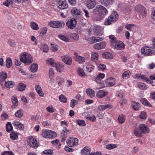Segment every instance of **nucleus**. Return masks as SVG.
<instances>
[{
  "mask_svg": "<svg viewBox=\"0 0 155 155\" xmlns=\"http://www.w3.org/2000/svg\"><path fill=\"white\" fill-rule=\"evenodd\" d=\"M131 74L129 71H126L122 74V77L124 79H127L130 78Z\"/></svg>",
  "mask_w": 155,
  "mask_h": 155,
  "instance_id": "37",
  "label": "nucleus"
},
{
  "mask_svg": "<svg viewBox=\"0 0 155 155\" xmlns=\"http://www.w3.org/2000/svg\"><path fill=\"white\" fill-rule=\"evenodd\" d=\"M38 68L37 64H33L31 66V70L32 72H35L37 71Z\"/></svg>",
  "mask_w": 155,
  "mask_h": 155,
  "instance_id": "44",
  "label": "nucleus"
},
{
  "mask_svg": "<svg viewBox=\"0 0 155 155\" xmlns=\"http://www.w3.org/2000/svg\"><path fill=\"white\" fill-rule=\"evenodd\" d=\"M12 124L17 129L19 128L21 130H23L24 129L23 124L18 121H14L13 122Z\"/></svg>",
  "mask_w": 155,
  "mask_h": 155,
  "instance_id": "17",
  "label": "nucleus"
},
{
  "mask_svg": "<svg viewBox=\"0 0 155 155\" xmlns=\"http://www.w3.org/2000/svg\"><path fill=\"white\" fill-rule=\"evenodd\" d=\"M78 140L77 138L70 137L68 138L66 141L68 146L70 147H72L74 145H76L78 143Z\"/></svg>",
  "mask_w": 155,
  "mask_h": 155,
  "instance_id": "8",
  "label": "nucleus"
},
{
  "mask_svg": "<svg viewBox=\"0 0 155 155\" xmlns=\"http://www.w3.org/2000/svg\"><path fill=\"white\" fill-rule=\"evenodd\" d=\"M134 135L137 137H142V133L141 131H140L138 129H135L134 132Z\"/></svg>",
  "mask_w": 155,
  "mask_h": 155,
  "instance_id": "32",
  "label": "nucleus"
},
{
  "mask_svg": "<svg viewBox=\"0 0 155 155\" xmlns=\"http://www.w3.org/2000/svg\"><path fill=\"white\" fill-rule=\"evenodd\" d=\"M132 105L133 108L135 110H138L140 107V105L138 102L132 101Z\"/></svg>",
  "mask_w": 155,
  "mask_h": 155,
  "instance_id": "35",
  "label": "nucleus"
},
{
  "mask_svg": "<svg viewBox=\"0 0 155 155\" xmlns=\"http://www.w3.org/2000/svg\"><path fill=\"white\" fill-rule=\"evenodd\" d=\"M94 79L95 81L98 84H102L101 80L99 78H97V76L96 77H94Z\"/></svg>",
  "mask_w": 155,
  "mask_h": 155,
  "instance_id": "63",
  "label": "nucleus"
},
{
  "mask_svg": "<svg viewBox=\"0 0 155 155\" xmlns=\"http://www.w3.org/2000/svg\"><path fill=\"white\" fill-rule=\"evenodd\" d=\"M117 145L114 144H109L106 145V148L108 150L112 149L114 148L117 147Z\"/></svg>",
  "mask_w": 155,
  "mask_h": 155,
  "instance_id": "48",
  "label": "nucleus"
},
{
  "mask_svg": "<svg viewBox=\"0 0 155 155\" xmlns=\"http://www.w3.org/2000/svg\"><path fill=\"white\" fill-rule=\"evenodd\" d=\"M29 146L35 149L37 148L39 145V142H38L36 139L32 137L30 138L28 142Z\"/></svg>",
  "mask_w": 155,
  "mask_h": 155,
  "instance_id": "6",
  "label": "nucleus"
},
{
  "mask_svg": "<svg viewBox=\"0 0 155 155\" xmlns=\"http://www.w3.org/2000/svg\"><path fill=\"white\" fill-rule=\"evenodd\" d=\"M98 55L97 53L96 52H92L91 54V60L96 63L98 60Z\"/></svg>",
  "mask_w": 155,
  "mask_h": 155,
  "instance_id": "23",
  "label": "nucleus"
},
{
  "mask_svg": "<svg viewBox=\"0 0 155 155\" xmlns=\"http://www.w3.org/2000/svg\"><path fill=\"white\" fill-rule=\"evenodd\" d=\"M113 22V21L111 20V18H110L109 16L108 18H106L104 22V25H108L111 24L112 22Z\"/></svg>",
  "mask_w": 155,
  "mask_h": 155,
  "instance_id": "53",
  "label": "nucleus"
},
{
  "mask_svg": "<svg viewBox=\"0 0 155 155\" xmlns=\"http://www.w3.org/2000/svg\"><path fill=\"white\" fill-rule=\"evenodd\" d=\"M20 61L22 62L28 64L33 61V58L31 55L27 53L24 52L20 55Z\"/></svg>",
  "mask_w": 155,
  "mask_h": 155,
  "instance_id": "1",
  "label": "nucleus"
},
{
  "mask_svg": "<svg viewBox=\"0 0 155 155\" xmlns=\"http://www.w3.org/2000/svg\"><path fill=\"white\" fill-rule=\"evenodd\" d=\"M58 7L61 9L66 8L68 5L66 0H60L58 3Z\"/></svg>",
  "mask_w": 155,
  "mask_h": 155,
  "instance_id": "11",
  "label": "nucleus"
},
{
  "mask_svg": "<svg viewBox=\"0 0 155 155\" xmlns=\"http://www.w3.org/2000/svg\"><path fill=\"white\" fill-rule=\"evenodd\" d=\"M117 120L119 123L120 124H123L125 122L126 116L124 114H121L118 116Z\"/></svg>",
  "mask_w": 155,
  "mask_h": 155,
  "instance_id": "29",
  "label": "nucleus"
},
{
  "mask_svg": "<svg viewBox=\"0 0 155 155\" xmlns=\"http://www.w3.org/2000/svg\"><path fill=\"white\" fill-rule=\"evenodd\" d=\"M103 37H91L89 38V41L90 42L93 44L95 42H98L103 40L104 39Z\"/></svg>",
  "mask_w": 155,
  "mask_h": 155,
  "instance_id": "16",
  "label": "nucleus"
},
{
  "mask_svg": "<svg viewBox=\"0 0 155 155\" xmlns=\"http://www.w3.org/2000/svg\"><path fill=\"white\" fill-rule=\"evenodd\" d=\"M106 46V44L104 42H101L97 43H96L94 45V48L96 50H100L103 49Z\"/></svg>",
  "mask_w": 155,
  "mask_h": 155,
  "instance_id": "13",
  "label": "nucleus"
},
{
  "mask_svg": "<svg viewBox=\"0 0 155 155\" xmlns=\"http://www.w3.org/2000/svg\"><path fill=\"white\" fill-rule=\"evenodd\" d=\"M135 10L139 12V16L140 19L141 18H142L144 17L146 15V9L143 6L141 5H138L135 7Z\"/></svg>",
  "mask_w": 155,
  "mask_h": 155,
  "instance_id": "4",
  "label": "nucleus"
},
{
  "mask_svg": "<svg viewBox=\"0 0 155 155\" xmlns=\"http://www.w3.org/2000/svg\"><path fill=\"white\" fill-rule=\"evenodd\" d=\"M15 85V83L14 82L10 81L5 82V87L9 89L13 87Z\"/></svg>",
  "mask_w": 155,
  "mask_h": 155,
  "instance_id": "36",
  "label": "nucleus"
},
{
  "mask_svg": "<svg viewBox=\"0 0 155 155\" xmlns=\"http://www.w3.org/2000/svg\"><path fill=\"white\" fill-rule=\"evenodd\" d=\"M103 28L102 27L97 25L93 28V31L95 35L101 36L103 34Z\"/></svg>",
  "mask_w": 155,
  "mask_h": 155,
  "instance_id": "9",
  "label": "nucleus"
},
{
  "mask_svg": "<svg viewBox=\"0 0 155 155\" xmlns=\"http://www.w3.org/2000/svg\"><path fill=\"white\" fill-rule=\"evenodd\" d=\"M54 67H55L57 71L60 72L64 69V66L62 64L57 63L55 64Z\"/></svg>",
  "mask_w": 155,
  "mask_h": 155,
  "instance_id": "38",
  "label": "nucleus"
},
{
  "mask_svg": "<svg viewBox=\"0 0 155 155\" xmlns=\"http://www.w3.org/2000/svg\"><path fill=\"white\" fill-rule=\"evenodd\" d=\"M31 28L34 30H37L39 29L38 25L35 22H31L30 23Z\"/></svg>",
  "mask_w": 155,
  "mask_h": 155,
  "instance_id": "40",
  "label": "nucleus"
},
{
  "mask_svg": "<svg viewBox=\"0 0 155 155\" xmlns=\"http://www.w3.org/2000/svg\"><path fill=\"white\" fill-rule=\"evenodd\" d=\"M6 63V66L7 68H9L12 66V59L11 58H7Z\"/></svg>",
  "mask_w": 155,
  "mask_h": 155,
  "instance_id": "52",
  "label": "nucleus"
},
{
  "mask_svg": "<svg viewBox=\"0 0 155 155\" xmlns=\"http://www.w3.org/2000/svg\"><path fill=\"white\" fill-rule=\"evenodd\" d=\"M137 86L141 90H146L147 88V87L145 84L141 82L138 83L137 84Z\"/></svg>",
  "mask_w": 155,
  "mask_h": 155,
  "instance_id": "43",
  "label": "nucleus"
},
{
  "mask_svg": "<svg viewBox=\"0 0 155 155\" xmlns=\"http://www.w3.org/2000/svg\"><path fill=\"white\" fill-rule=\"evenodd\" d=\"M139 128L142 133L147 134L150 132L149 128L145 124H140L139 126Z\"/></svg>",
  "mask_w": 155,
  "mask_h": 155,
  "instance_id": "14",
  "label": "nucleus"
},
{
  "mask_svg": "<svg viewBox=\"0 0 155 155\" xmlns=\"http://www.w3.org/2000/svg\"><path fill=\"white\" fill-rule=\"evenodd\" d=\"M48 25L55 28H59L64 26V23L63 21H53L49 22Z\"/></svg>",
  "mask_w": 155,
  "mask_h": 155,
  "instance_id": "5",
  "label": "nucleus"
},
{
  "mask_svg": "<svg viewBox=\"0 0 155 155\" xmlns=\"http://www.w3.org/2000/svg\"><path fill=\"white\" fill-rule=\"evenodd\" d=\"M124 45L123 43L122 42H119L116 44V45L115 46L114 48L117 50H120L124 48Z\"/></svg>",
  "mask_w": 155,
  "mask_h": 155,
  "instance_id": "39",
  "label": "nucleus"
},
{
  "mask_svg": "<svg viewBox=\"0 0 155 155\" xmlns=\"http://www.w3.org/2000/svg\"><path fill=\"white\" fill-rule=\"evenodd\" d=\"M0 81H3L7 78V73L5 71H2L0 73Z\"/></svg>",
  "mask_w": 155,
  "mask_h": 155,
  "instance_id": "30",
  "label": "nucleus"
},
{
  "mask_svg": "<svg viewBox=\"0 0 155 155\" xmlns=\"http://www.w3.org/2000/svg\"><path fill=\"white\" fill-rule=\"evenodd\" d=\"M139 78L142 79L143 81H145L147 82H148L150 81V79L144 75L141 74L139 76Z\"/></svg>",
  "mask_w": 155,
  "mask_h": 155,
  "instance_id": "56",
  "label": "nucleus"
},
{
  "mask_svg": "<svg viewBox=\"0 0 155 155\" xmlns=\"http://www.w3.org/2000/svg\"><path fill=\"white\" fill-rule=\"evenodd\" d=\"M108 94V92L103 90H99L96 93V96L98 98H102Z\"/></svg>",
  "mask_w": 155,
  "mask_h": 155,
  "instance_id": "18",
  "label": "nucleus"
},
{
  "mask_svg": "<svg viewBox=\"0 0 155 155\" xmlns=\"http://www.w3.org/2000/svg\"><path fill=\"white\" fill-rule=\"evenodd\" d=\"M78 124L80 126H84L85 125V123L84 120H77Z\"/></svg>",
  "mask_w": 155,
  "mask_h": 155,
  "instance_id": "58",
  "label": "nucleus"
},
{
  "mask_svg": "<svg viewBox=\"0 0 155 155\" xmlns=\"http://www.w3.org/2000/svg\"><path fill=\"white\" fill-rule=\"evenodd\" d=\"M86 66V68L87 69V71L88 72H90L93 70L94 66L91 65V64H88L87 65L86 64L84 65V67Z\"/></svg>",
  "mask_w": 155,
  "mask_h": 155,
  "instance_id": "33",
  "label": "nucleus"
},
{
  "mask_svg": "<svg viewBox=\"0 0 155 155\" xmlns=\"http://www.w3.org/2000/svg\"><path fill=\"white\" fill-rule=\"evenodd\" d=\"M35 89L36 91L40 96L41 97L44 96V93L42 91L41 87L37 85L35 86Z\"/></svg>",
  "mask_w": 155,
  "mask_h": 155,
  "instance_id": "28",
  "label": "nucleus"
},
{
  "mask_svg": "<svg viewBox=\"0 0 155 155\" xmlns=\"http://www.w3.org/2000/svg\"><path fill=\"white\" fill-rule=\"evenodd\" d=\"M77 21L74 18H71L66 23V25L69 28L73 29L74 28L76 25Z\"/></svg>",
  "mask_w": 155,
  "mask_h": 155,
  "instance_id": "10",
  "label": "nucleus"
},
{
  "mask_svg": "<svg viewBox=\"0 0 155 155\" xmlns=\"http://www.w3.org/2000/svg\"><path fill=\"white\" fill-rule=\"evenodd\" d=\"M75 61L80 64H82L85 61V59L84 57L81 56H76L75 57Z\"/></svg>",
  "mask_w": 155,
  "mask_h": 155,
  "instance_id": "22",
  "label": "nucleus"
},
{
  "mask_svg": "<svg viewBox=\"0 0 155 155\" xmlns=\"http://www.w3.org/2000/svg\"><path fill=\"white\" fill-rule=\"evenodd\" d=\"M102 56L104 58L107 59H111L113 58V56L112 54L108 52L103 53Z\"/></svg>",
  "mask_w": 155,
  "mask_h": 155,
  "instance_id": "25",
  "label": "nucleus"
},
{
  "mask_svg": "<svg viewBox=\"0 0 155 155\" xmlns=\"http://www.w3.org/2000/svg\"><path fill=\"white\" fill-rule=\"evenodd\" d=\"M71 12L73 15H80V11L76 8H73L71 10Z\"/></svg>",
  "mask_w": 155,
  "mask_h": 155,
  "instance_id": "54",
  "label": "nucleus"
},
{
  "mask_svg": "<svg viewBox=\"0 0 155 155\" xmlns=\"http://www.w3.org/2000/svg\"><path fill=\"white\" fill-rule=\"evenodd\" d=\"M118 42V41L116 39L114 40L111 41V45L112 47L114 48L116 44Z\"/></svg>",
  "mask_w": 155,
  "mask_h": 155,
  "instance_id": "60",
  "label": "nucleus"
},
{
  "mask_svg": "<svg viewBox=\"0 0 155 155\" xmlns=\"http://www.w3.org/2000/svg\"><path fill=\"white\" fill-rule=\"evenodd\" d=\"M21 0H6L3 3V4L6 6H9L10 4H19L21 3Z\"/></svg>",
  "mask_w": 155,
  "mask_h": 155,
  "instance_id": "15",
  "label": "nucleus"
},
{
  "mask_svg": "<svg viewBox=\"0 0 155 155\" xmlns=\"http://www.w3.org/2000/svg\"><path fill=\"white\" fill-rule=\"evenodd\" d=\"M110 106V105L108 104L101 105L98 107V109L101 111H102L109 108Z\"/></svg>",
  "mask_w": 155,
  "mask_h": 155,
  "instance_id": "41",
  "label": "nucleus"
},
{
  "mask_svg": "<svg viewBox=\"0 0 155 155\" xmlns=\"http://www.w3.org/2000/svg\"><path fill=\"white\" fill-rule=\"evenodd\" d=\"M102 5L105 6H108L112 3V0H98Z\"/></svg>",
  "mask_w": 155,
  "mask_h": 155,
  "instance_id": "27",
  "label": "nucleus"
},
{
  "mask_svg": "<svg viewBox=\"0 0 155 155\" xmlns=\"http://www.w3.org/2000/svg\"><path fill=\"white\" fill-rule=\"evenodd\" d=\"M58 37L61 40L65 42H68L69 41V39L68 38L62 35H58Z\"/></svg>",
  "mask_w": 155,
  "mask_h": 155,
  "instance_id": "51",
  "label": "nucleus"
},
{
  "mask_svg": "<svg viewBox=\"0 0 155 155\" xmlns=\"http://www.w3.org/2000/svg\"><path fill=\"white\" fill-rule=\"evenodd\" d=\"M60 101L62 102L66 103L67 102V99L66 97L63 94H61L59 96Z\"/></svg>",
  "mask_w": 155,
  "mask_h": 155,
  "instance_id": "46",
  "label": "nucleus"
},
{
  "mask_svg": "<svg viewBox=\"0 0 155 155\" xmlns=\"http://www.w3.org/2000/svg\"><path fill=\"white\" fill-rule=\"evenodd\" d=\"M86 92L87 95L91 98L93 97L95 95L94 91L92 89L90 88L87 89L86 90Z\"/></svg>",
  "mask_w": 155,
  "mask_h": 155,
  "instance_id": "26",
  "label": "nucleus"
},
{
  "mask_svg": "<svg viewBox=\"0 0 155 155\" xmlns=\"http://www.w3.org/2000/svg\"><path fill=\"white\" fill-rule=\"evenodd\" d=\"M63 61L68 65H71L72 62V60L71 57L65 56L62 58Z\"/></svg>",
  "mask_w": 155,
  "mask_h": 155,
  "instance_id": "20",
  "label": "nucleus"
},
{
  "mask_svg": "<svg viewBox=\"0 0 155 155\" xmlns=\"http://www.w3.org/2000/svg\"><path fill=\"white\" fill-rule=\"evenodd\" d=\"M1 155H15L14 153L11 151H5L2 152Z\"/></svg>",
  "mask_w": 155,
  "mask_h": 155,
  "instance_id": "62",
  "label": "nucleus"
},
{
  "mask_svg": "<svg viewBox=\"0 0 155 155\" xmlns=\"http://www.w3.org/2000/svg\"><path fill=\"white\" fill-rule=\"evenodd\" d=\"M106 67V65L104 64H100L97 67L98 69L101 71H103L105 69Z\"/></svg>",
  "mask_w": 155,
  "mask_h": 155,
  "instance_id": "59",
  "label": "nucleus"
},
{
  "mask_svg": "<svg viewBox=\"0 0 155 155\" xmlns=\"http://www.w3.org/2000/svg\"><path fill=\"white\" fill-rule=\"evenodd\" d=\"M71 37L73 39L77 40L79 38V36L76 33H73L71 35Z\"/></svg>",
  "mask_w": 155,
  "mask_h": 155,
  "instance_id": "61",
  "label": "nucleus"
},
{
  "mask_svg": "<svg viewBox=\"0 0 155 155\" xmlns=\"http://www.w3.org/2000/svg\"><path fill=\"white\" fill-rule=\"evenodd\" d=\"M23 112L21 110H18L15 113V116L17 117H21L23 115Z\"/></svg>",
  "mask_w": 155,
  "mask_h": 155,
  "instance_id": "45",
  "label": "nucleus"
},
{
  "mask_svg": "<svg viewBox=\"0 0 155 155\" xmlns=\"http://www.w3.org/2000/svg\"><path fill=\"white\" fill-rule=\"evenodd\" d=\"M141 102L143 105L150 106L151 105L150 104L146 99L145 98H141L140 100Z\"/></svg>",
  "mask_w": 155,
  "mask_h": 155,
  "instance_id": "49",
  "label": "nucleus"
},
{
  "mask_svg": "<svg viewBox=\"0 0 155 155\" xmlns=\"http://www.w3.org/2000/svg\"><path fill=\"white\" fill-rule=\"evenodd\" d=\"M10 137L12 139L15 140L18 138V135L17 133L13 132L10 134Z\"/></svg>",
  "mask_w": 155,
  "mask_h": 155,
  "instance_id": "50",
  "label": "nucleus"
},
{
  "mask_svg": "<svg viewBox=\"0 0 155 155\" xmlns=\"http://www.w3.org/2000/svg\"><path fill=\"white\" fill-rule=\"evenodd\" d=\"M26 87V84L21 83L18 84L17 87V89L19 91H23L25 90Z\"/></svg>",
  "mask_w": 155,
  "mask_h": 155,
  "instance_id": "34",
  "label": "nucleus"
},
{
  "mask_svg": "<svg viewBox=\"0 0 155 155\" xmlns=\"http://www.w3.org/2000/svg\"><path fill=\"white\" fill-rule=\"evenodd\" d=\"M141 53L144 55L150 56L155 53V51L150 47L144 46L141 49Z\"/></svg>",
  "mask_w": 155,
  "mask_h": 155,
  "instance_id": "2",
  "label": "nucleus"
},
{
  "mask_svg": "<svg viewBox=\"0 0 155 155\" xmlns=\"http://www.w3.org/2000/svg\"><path fill=\"white\" fill-rule=\"evenodd\" d=\"M110 18L113 22H115L118 18V15L117 12L116 11H114L109 16Z\"/></svg>",
  "mask_w": 155,
  "mask_h": 155,
  "instance_id": "19",
  "label": "nucleus"
},
{
  "mask_svg": "<svg viewBox=\"0 0 155 155\" xmlns=\"http://www.w3.org/2000/svg\"><path fill=\"white\" fill-rule=\"evenodd\" d=\"M91 149L88 147H85L81 150L82 155H88L90 153Z\"/></svg>",
  "mask_w": 155,
  "mask_h": 155,
  "instance_id": "24",
  "label": "nucleus"
},
{
  "mask_svg": "<svg viewBox=\"0 0 155 155\" xmlns=\"http://www.w3.org/2000/svg\"><path fill=\"white\" fill-rule=\"evenodd\" d=\"M78 74L81 77L85 76V74L83 69L80 68H79L78 70Z\"/></svg>",
  "mask_w": 155,
  "mask_h": 155,
  "instance_id": "55",
  "label": "nucleus"
},
{
  "mask_svg": "<svg viewBox=\"0 0 155 155\" xmlns=\"http://www.w3.org/2000/svg\"><path fill=\"white\" fill-rule=\"evenodd\" d=\"M87 119H89L90 120L92 121H94L96 119V117L94 115H91L90 116H88L86 117Z\"/></svg>",
  "mask_w": 155,
  "mask_h": 155,
  "instance_id": "64",
  "label": "nucleus"
},
{
  "mask_svg": "<svg viewBox=\"0 0 155 155\" xmlns=\"http://www.w3.org/2000/svg\"><path fill=\"white\" fill-rule=\"evenodd\" d=\"M96 9L99 12L102 18H104L108 13V12L107 9L104 6L102 5L97 6Z\"/></svg>",
  "mask_w": 155,
  "mask_h": 155,
  "instance_id": "7",
  "label": "nucleus"
},
{
  "mask_svg": "<svg viewBox=\"0 0 155 155\" xmlns=\"http://www.w3.org/2000/svg\"><path fill=\"white\" fill-rule=\"evenodd\" d=\"M50 48L52 51H56L58 50V46L55 44H51V46L50 47Z\"/></svg>",
  "mask_w": 155,
  "mask_h": 155,
  "instance_id": "57",
  "label": "nucleus"
},
{
  "mask_svg": "<svg viewBox=\"0 0 155 155\" xmlns=\"http://www.w3.org/2000/svg\"><path fill=\"white\" fill-rule=\"evenodd\" d=\"M40 49L43 52H47L49 50V48L47 45L41 44L40 46Z\"/></svg>",
  "mask_w": 155,
  "mask_h": 155,
  "instance_id": "31",
  "label": "nucleus"
},
{
  "mask_svg": "<svg viewBox=\"0 0 155 155\" xmlns=\"http://www.w3.org/2000/svg\"><path fill=\"white\" fill-rule=\"evenodd\" d=\"M41 133L42 136L46 138H54L57 136L56 133L49 130H43Z\"/></svg>",
  "mask_w": 155,
  "mask_h": 155,
  "instance_id": "3",
  "label": "nucleus"
},
{
  "mask_svg": "<svg viewBox=\"0 0 155 155\" xmlns=\"http://www.w3.org/2000/svg\"><path fill=\"white\" fill-rule=\"evenodd\" d=\"M115 79L113 78H110L105 81V84L107 87H112L115 84Z\"/></svg>",
  "mask_w": 155,
  "mask_h": 155,
  "instance_id": "12",
  "label": "nucleus"
},
{
  "mask_svg": "<svg viewBox=\"0 0 155 155\" xmlns=\"http://www.w3.org/2000/svg\"><path fill=\"white\" fill-rule=\"evenodd\" d=\"M94 0H88L87 2V7L89 8H92L95 5Z\"/></svg>",
  "mask_w": 155,
  "mask_h": 155,
  "instance_id": "21",
  "label": "nucleus"
},
{
  "mask_svg": "<svg viewBox=\"0 0 155 155\" xmlns=\"http://www.w3.org/2000/svg\"><path fill=\"white\" fill-rule=\"evenodd\" d=\"M56 81L57 82L58 84L60 86L64 82V78L59 76H58L56 78Z\"/></svg>",
  "mask_w": 155,
  "mask_h": 155,
  "instance_id": "42",
  "label": "nucleus"
},
{
  "mask_svg": "<svg viewBox=\"0 0 155 155\" xmlns=\"http://www.w3.org/2000/svg\"><path fill=\"white\" fill-rule=\"evenodd\" d=\"M6 129L7 132H10L13 130V127L11 123L8 122L6 126Z\"/></svg>",
  "mask_w": 155,
  "mask_h": 155,
  "instance_id": "47",
  "label": "nucleus"
}]
</instances>
